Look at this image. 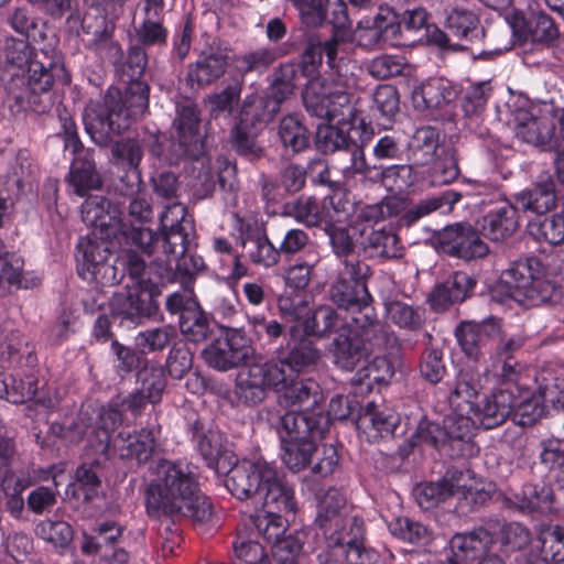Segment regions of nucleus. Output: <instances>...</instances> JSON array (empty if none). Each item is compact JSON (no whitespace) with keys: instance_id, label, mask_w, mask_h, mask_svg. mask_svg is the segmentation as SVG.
<instances>
[{"instance_id":"393cba45","label":"nucleus","mask_w":564,"mask_h":564,"mask_svg":"<svg viewBox=\"0 0 564 564\" xmlns=\"http://www.w3.org/2000/svg\"><path fill=\"white\" fill-rule=\"evenodd\" d=\"M330 352L335 365L347 371H352L361 362L368 360L367 348L350 325L341 328L334 338Z\"/></svg>"},{"instance_id":"49530a36","label":"nucleus","mask_w":564,"mask_h":564,"mask_svg":"<svg viewBox=\"0 0 564 564\" xmlns=\"http://www.w3.org/2000/svg\"><path fill=\"white\" fill-rule=\"evenodd\" d=\"M297 79L296 65L293 63H282L273 69L265 91L283 105L295 94Z\"/></svg>"},{"instance_id":"c9c22d12","label":"nucleus","mask_w":564,"mask_h":564,"mask_svg":"<svg viewBox=\"0 0 564 564\" xmlns=\"http://www.w3.org/2000/svg\"><path fill=\"white\" fill-rule=\"evenodd\" d=\"M462 198V194L455 191H445L437 196L427 197L420 200L409 209H403L399 218V225L410 227L422 217L433 212H449L453 206Z\"/></svg>"},{"instance_id":"dca6fc26","label":"nucleus","mask_w":564,"mask_h":564,"mask_svg":"<svg viewBox=\"0 0 564 564\" xmlns=\"http://www.w3.org/2000/svg\"><path fill=\"white\" fill-rule=\"evenodd\" d=\"M356 231L359 247L368 258L395 260L403 257L404 248L392 227L376 228L373 225H362Z\"/></svg>"},{"instance_id":"338daca9","label":"nucleus","mask_w":564,"mask_h":564,"mask_svg":"<svg viewBox=\"0 0 564 564\" xmlns=\"http://www.w3.org/2000/svg\"><path fill=\"white\" fill-rule=\"evenodd\" d=\"M127 242L137 247L143 254L153 257L160 238L144 225L135 226L122 220V228L119 230Z\"/></svg>"},{"instance_id":"20e7f679","label":"nucleus","mask_w":564,"mask_h":564,"mask_svg":"<svg viewBox=\"0 0 564 564\" xmlns=\"http://www.w3.org/2000/svg\"><path fill=\"white\" fill-rule=\"evenodd\" d=\"M150 87L144 80L129 82L124 91L110 87L101 101H90L84 109L86 132L100 148H107L112 138L126 132L131 123L145 115Z\"/></svg>"},{"instance_id":"4468645a","label":"nucleus","mask_w":564,"mask_h":564,"mask_svg":"<svg viewBox=\"0 0 564 564\" xmlns=\"http://www.w3.org/2000/svg\"><path fill=\"white\" fill-rule=\"evenodd\" d=\"M509 23L513 35L521 42L551 47L560 37L556 23L544 12H535L528 18L520 12H514Z\"/></svg>"},{"instance_id":"6e6552de","label":"nucleus","mask_w":564,"mask_h":564,"mask_svg":"<svg viewBox=\"0 0 564 564\" xmlns=\"http://www.w3.org/2000/svg\"><path fill=\"white\" fill-rule=\"evenodd\" d=\"M150 286H127L124 291L115 293L109 300L110 314L120 323L140 325L144 319L155 315L159 305L155 300L158 290Z\"/></svg>"},{"instance_id":"2f4dec72","label":"nucleus","mask_w":564,"mask_h":564,"mask_svg":"<svg viewBox=\"0 0 564 564\" xmlns=\"http://www.w3.org/2000/svg\"><path fill=\"white\" fill-rule=\"evenodd\" d=\"M516 202L524 212L538 215L551 212L557 202L553 178L550 175L541 177L530 188L517 194Z\"/></svg>"},{"instance_id":"e433bc0d","label":"nucleus","mask_w":564,"mask_h":564,"mask_svg":"<svg viewBox=\"0 0 564 564\" xmlns=\"http://www.w3.org/2000/svg\"><path fill=\"white\" fill-rule=\"evenodd\" d=\"M276 135L284 151L292 155L300 154L310 147V131L294 115L281 118L276 127Z\"/></svg>"},{"instance_id":"bb28decb","label":"nucleus","mask_w":564,"mask_h":564,"mask_svg":"<svg viewBox=\"0 0 564 564\" xmlns=\"http://www.w3.org/2000/svg\"><path fill=\"white\" fill-rule=\"evenodd\" d=\"M329 299L338 308L359 315L368 312L372 302L368 286L339 278L329 288Z\"/></svg>"},{"instance_id":"39448f33","label":"nucleus","mask_w":564,"mask_h":564,"mask_svg":"<svg viewBox=\"0 0 564 564\" xmlns=\"http://www.w3.org/2000/svg\"><path fill=\"white\" fill-rule=\"evenodd\" d=\"M269 421L279 435L285 467L293 473L307 468L318 452L316 441L328 432V417L324 414L302 415L291 410L272 415Z\"/></svg>"},{"instance_id":"3c124183","label":"nucleus","mask_w":564,"mask_h":564,"mask_svg":"<svg viewBox=\"0 0 564 564\" xmlns=\"http://www.w3.org/2000/svg\"><path fill=\"white\" fill-rule=\"evenodd\" d=\"M460 471L463 476L459 487L455 488V497L459 500L462 512L474 511L485 506L491 499V491L485 486H474L470 470L460 468Z\"/></svg>"},{"instance_id":"72a5a7b5","label":"nucleus","mask_w":564,"mask_h":564,"mask_svg":"<svg viewBox=\"0 0 564 564\" xmlns=\"http://www.w3.org/2000/svg\"><path fill=\"white\" fill-rule=\"evenodd\" d=\"M227 66V53L219 47H210L194 65L189 66L188 78L198 86L210 85L225 74Z\"/></svg>"},{"instance_id":"a878e982","label":"nucleus","mask_w":564,"mask_h":564,"mask_svg":"<svg viewBox=\"0 0 564 564\" xmlns=\"http://www.w3.org/2000/svg\"><path fill=\"white\" fill-rule=\"evenodd\" d=\"M445 28L458 42L477 45L482 42L486 31L478 15L468 9L454 7L446 13Z\"/></svg>"},{"instance_id":"f704fd0d","label":"nucleus","mask_w":564,"mask_h":564,"mask_svg":"<svg viewBox=\"0 0 564 564\" xmlns=\"http://www.w3.org/2000/svg\"><path fill=\"white\" fill-rule=\"evenodd\" d=\"M110 256L109 242L105 239L100 238L98 241L87 237L80 238L76 252L78 274L85 280L88 279L93 271L109 260Z\"/></svg>"},{"instance_id":"aec40b11","label":"nucleus","mask_w":564,"mask_h":564,"mask_svg":"<svg viewBox=\"0 0 564 564\" xmlns=\"http://www.w3.org/2000/svg\"><path fill=\"white\" fill-rule=\"evenodd\" d=\"M366 528L362 518L348 514L336 528V533L325 535V540L329 545L343 546L349 552V560L356 563L359 560H367L368 555L373 551L365 546Z\"/></svg>"},{"instance_id":"7c9ffc66","label":"nucleus","mask_w":564,"mask_h":564,"mask_svg":"<svg viewBox=\"0 0 564 564\" xmlns=\"http://www.w3.org/2000/svg\"><path fill=\"white\" fill-rule=\"evenodd\" d=\"M278 403L284 408H299L296 413H308L318 409L324 400L318 383L314 380L293 381L283 388Z\"/></svg>"},{"instance_id":"c756f323","label":"nucleus","mask_w":564,"mask_h":564,"mask_svg":"<svg viewBox=\"0 0 564 564\" xmlns=\"http://www.w3.org/2000/svg\"><path fill=\"white\" fill-rule=\"evenodd\" d=\"M494 535L484 528L468 533L455 534L451 540V549L455 564H466L482 556L494 543Z\"/></svg>"},{"instance_id":"1a4fd4ad","label":"nucleus","mask_w":564,"mask_h":564,"mask_svg":"<svg viewBox=\"0 0 564 564\" xmlns=\"http://www.w3.org/2000/svg\"><path fill=\"white\" fill-rule=\"evenodd\" d=\"M251 351L248 338L236 328H227L202 351L205 362L219 371L237 368L247 360Z\"/></svg>"},{"instance_id":"cd10ccee","label":"nucleus","mask_w":564,"mask_h":564,"mask_svg":"<svg viewBox=\"0 0 564 564\" xmlns=\"http://www.w3.org/2000/svg\"><path fill=\"white\" fill-rule=\"evenodd\" d=\"M159 433L160 430L154 427H144L134 433L119 432L116 442H120L121 457L135 459L139 464L148 463L159 449Z\"/></svg>"},{"instance_id":"4be33fe9","label":"nucleus","mask_w":564,"mask_h":564,"mask_svg":"<svg viewBox=\"0 0 564 564\" xmlns=\"http://www.w3.org/2000/svg\"><path fill=\"white\" fill-rule=\"evenodd\" d=\"M460 468H447L442 478L437 481L421 482L413 489L415 501L423 510H430L448 498L455 497V488L459 487L462 480Z\"/></svg>"},{"instance_id":"e2e57ef3","label":"nucleus","mask_w":564,"mask_h":564,"mask_svg":"<svg viewBox=\"0 0 564 564\" xmlns=\"http://www.w3.org/2000/svg\"><path fill=\"white\" fill-rule=\"evenodd\" d=\"M541 556L545 562H564V527L547 525L540 531Z\"/></svg>"},{"instance_id":"4c0bfd02","label":"nucleus","mask_w":564,"mask_h":564,"mask_svg":"<svg viewBox=\"0 0 564 564\" xmlns=\"http://www.w3.org/2000/svg\"><path fill=\"white\" fill-rule=\"evenodd\" d=\"M440 137V130L432 126H423L415 130L408 144L410 159L415 165H426L436 158Z\"/></svg>"},{"instance_id":"c03bdc74","label":"nucleus","mask_w":564,"mask_h":564,"mask_svg":"<svg viewBox=\"0 0 564 564\" xmlns=\"http://www.w3.org/2000/svg\"><path fill=\"white\" fill-rule=\"evenodd\" d=\"M453 89L440 79L430 80L415 88L412 93V101L416 109H438L452 101Z\"/></svg>"},{"instance_id":"13d9d810","label":"nucleus","mask_w":564,"mask_h":564,"mask_svg":"<svg viewBox=\"0 0 564 564\" xmlns=\"http://www.w3.org/2000/svg\"><path fill=\"white\" fill-rule=\"evenodd\" d=\"M478 397L476 384L466 376H459L448 394V402L456 413L473 415L479 403Z\"/></svg>"},{"instance_id":"4d7b16f0","label":"nucleus","mask_w":564,"mask_h":564,"mask_svg":"<svg viewBox=\"0 0 564 564\" xmlns=\"http://www.w3.org/2000/svg\"><path fill=\"white\" fill-rule=\"evenodd\" d=\"M173 128L178 134L202 138L199 133L200 113L192 99L183 98L176 101Z\"/></svg>"},{"instance_id":"6e6d98bb","label":"nucleus","mask_w":564,"mask_h":564,"mask_svg":"<svg viewBox=\"0 0 564 564\" xmlns=\"http://www.w3.org/2000/svg\"><path fill=\"white\" fill-rule=\"evenodd\" d=\"M76 482L69 484L66 490L67 495L74 498L83 499L84 502H90L99 495L101 480L95 469L86 464L80 465L75 473Z\"/></svg>"},{"instance_id":"69168bd1","label":"nucleus","mask_w":564,"mask_h":564,"mask_svg":"<svg viewBox=\"0 0 564 564\" xmlns=\"http://www.w3.org/2000/svg\"><path fill=\"white\" fill-rule=\"evenodd\" d=\"M360 419L368 422L381 437L394 435L400 425V416L397 413L387 410L380 411L373 402H369L365 406Z\"/></svg>"},{"instance_id":"864d4df0","label":"nucleus","mask_w":564,"mask_h":564,"mask_svg":"<svg viewBox=\"0 0 564 564\" xmlns=\"http://www.w3.org/2000/svg\"><path fill=\"white\" fill-rule=\"evenodd\" d=\"M372 183H381L392 193H403L413 184V170L409 164L378 165Z\"/></svg>"},{"instance_id":"f3484780","label":"nucleus","mask_w":564,"mask_h":564,"mask_svg":"<svg viewBox=\"0 0 564 564\" xmlns=\"http://www.w3.org/2000/svg\"><path fill=\"white\" fill-rule=\"evenodd\" d=\"M74 158L70 163L66 182L73 193L86 196L90 191H97L102 186V177L97 169L96 151L93 148H80L72 151Z\"/></svg>"},{"instance_id":"0eeeda50","label":"nucleus","mask_w":564,"mask_h":564,"mask_svg":"<svg viewBox=\"0 0 564 564\" xmlns=\"http://www.w3.org/2000/svg\"><path fill=\"white\" fill-rule=\"evenodd\" d=\"M275 465L264 459L242 460L235 464L226 476V487L239 500L252 499L254 503L273 477Z\"/></svg>"},{"instance_id":"c85d7f7f","label":"nucleus","mask_w":564,"mask_h":564,"mask_svg":"<svg viewBox=\"0 0 564 564\" xmlns=\"http://www.w3.org/2000/svg\"><path fill=\"white\" fill-rule=\"evenodd\" d=\"M513 394L508 390H497L478 403L473 417L486 430L495 429L506 422L513 410Z\"/></svg>"},{"instance_id":"37998d69","label":"nucleus","mask_w":564,"mask_h":564,"mask_svg":"<svg viewBox=\"0 0 564 564\" xmlns=\"http://www.w3.org/2000/svg\"><path fill=\"white\" fill-rule=\"evenodd\" d=\"M471 420H474L473 415L464 413H456L444 419L446 438H448L447 456L454 458L463 455L473 436Z\"/></svg>"},{"instance_id":"b1692460","label":"nucleus","mask_w":564,"mask_h":564,"mask_svg":"<svg viewBox=\"0 0 564 564\" xmlns=\"http://www.w3.org/2000/svg\"><path fill=\"white\" fill-rule=\"evenodd\" d=\"M262 506L265 513L294 514L297 508L294 487L281 477L275 468L272 479L267 484L263 495L257 505Z\"/></svg>"},{"instance_id":"bf43d9fd","label":"nucleus","mask_w":564,"mask_h":564,"mask_svg":"<svg viewBox=\"0 0 564 564\" xmlns=\"http://www.w3.org/2000/svg\"><path fill=\"white\" fill-rule=\"evenodd\" d=\"M204 152L203 138L187 137L176 133L172 137L166 151L165 161L178 164L183 159H198Z\"/></svg>"},{"instance_id":"603ef678","label":"nucleus","mask_w":564,"mask_h":564,"mask_svg":"<svg viewBox=\"0 0 564 564\" xmlns=\"http://www.w3.org/2000/svg\"><path fill=\"white\" fill-rule=\"evenodd\" d=\"M137 382L139 383L138 389L148 397L149 403H159L166 386L164 368L145 362L138 371Z\"/></svg>"},{"instance_id":"2eb2a0df","label":"nucleus","mask_w":564,"mask_h":564,"mask_svg":"<svg viewBox=\"0 0 564 564\" xmlns=\"http://www.w3.org/2000/svg\"><path fill=\"white\" fill-rule=\"evenodd\" d=\"M83 221L99 230L101 239L116 238L122 228V218L119 207L106 196L89 195L80 207Z\"/></svg>"},{"instance_id":"412c9836","label":"nucleus","mask_w":564,"mask_h":564,"mask_svg":"<svg viewBox=\"0 0 564 564\" xmlns=\"http://www.w3.org/2000/svg\"><path fill=\"white\" fill-rule=\"evenodd\" d=\"M317 506L314 519L315 528L323 536L336 533V528L345 519L347 511V499L344 492L335 487L316 495Z\"/></svg>"},{"instance_id":"6ab92c4d","label":"nucleus","mask_w":564,"mask_h":564,"mask_svg":"<svg viewBox=\"0 0 564 564\" xmlns=\"http://www.w3.org/2000/svg\"><path fill=\"white\" fill-rule=\"evenodd\" d=\"M477 279L467 272L455 271L448 278L435 285L429 296L433 310L444 311L453 304L462 303L474 293Z\"/></svg>"},{"instance_id":"5701e85b","label":"nucleus","mask_w":564,"mask_h":564,"mask_svg":"<svg viewBox=\"0 0 564 564\" xmlns=\"http://www.w3.org/2000/svg\"><path fill=\"white\" fill-rule=\"evenodd\" d=\"M352 321L356 324L354 332L367 348L368 358L376 350L386 351L397 347L398 337L395 334L386 328L379 321H375L368 312L354 316Z\"/></svg>"},{"instance_id":"9b49d317","label":"nucleus","mask_w":564,"mask_h":564,"mask_svg":"<svg viewBox=\"0 0 564 564\" xmlns=\"http://www.w3.org/2000/svg\"><path fill=\"white\" fill-rule=\"evenodd\" d=\"M499 317L494 315L480 322L463 321L455 328V337L463 352L475 361L490 354L492 341L499 335Z\"/></svg>"},{"instance_id":"f8f14e48","label":"nucleus","mask_w":564,"mask_h":564,"mask_svg":"<svg viewBox=\"0 0 564 564\" xmlns=\"http://www.w3.org/2000/svg\"><path fill=\"white\" fill-rule=\"evenodd\" d=\"M118 264L124 275L132 281V286H150L149 290H158V283L171 281L172 268L155 258L148 265L142 254L137 250L127 249L118 257Z\"/></svg>"},{"instance_id":"8fccbe9b","label":"nucleus","mask_w":564,"mask_h":564,"mask_svg":"<svg viewBox=\"0 0 564 564\" xmlns=\"http://www.w3.org/2000/svg\"><path fill=\"white\" fill-rule=\"evenodd\" d=\"M242 245L254 264L269 268L275 265L280 260L279 247H275L264 232L257 231L249 235L242 240Z\"/></svg>"},{"instance_id":"ddd939ff","label":"nucleus","mask_w":564,"mask_h":564,"mask_svg":"<svg viewBox=\"0 0 564 564\" xmlns=\"http://www.w3.org/2000/svg\"><path fill=\"white\" fill-rule=\"evenodd\" d=\"M306 111L316 118L332 121L341 115L340 109L349 104L348 94L330 90L322 78L308 79L302 91Z\"/></svg>"},{"instance_id":"a18cd8bd","label":"nucleus","mask_w":564,"mask_h":564,"mask_svg":"<svg viewBox=\"0 0 564 564\" xmlns=\"http://www.w3.org/2000/svg\"><path fill=\"white\" fill-rule=\"evenodd\" d=\"M542 273V263L535 257L519 259L502 273V279L508 285L510 296L521 292L529 283Z\"/></svg>"},{"instance_id":"ea45409f","label":"nucleus","mask_w":564,"mask_h":564,"mask_svg":"<svg viewBox=\"0 0 564 564\" xmlns=\"http://www.w3.org/2000/svg\"><path fill=\"white\" fill-rule=\"evenodd\" d=\"M384 310L387 319L401 329L416 333L425 325V311L420 306L413 307L400 300H387Z\"/></svg>"},{"instance_id":"09e8293b","label":"nucleus","mask_w":564,"mask_h":564,"mask_svg":"<svg viewBox=\"0 0 564 564\" xmlns=\"http://www.w3.org/2000/svg\"><path fill=\"white\" fill-rule=\"evenodd\" d=\"M520 507L528 510H539L543 513L555 511V494L547 484H525L521 489Z\"/></svg>"},{"instance_id":"58836bf2","label":"nucleus","mask_w":564,"mask_h":564,"mask_svg":"<svg viewBox=\"0 0 564 564\" xmlns=\"http://www.w3.org/2000/svg\"><path fill=\"white\" fill-rule=\"evenodd\" d=\"M349 324L329 305H319L312 315H305L303 327L307 336L326 337L334 333L336 336L341 328Z\"/></svg>"},{"instance_id":"423d86ee","label":"nucleus","mask_w":564,"mask_h":564,"mask_svg":"<svg viewBox=\"0 0 564 564\" xmlns=\"http://www.w3.org/2000/svg\"><path fill=\"white\" fill-rule=\"evenodd\" d=\"M482 214L477 221L480 234L494 242H502L514 235L519 228V214L500 193L494 192L478 203Z\"/></svg>"},{"instance_id":"f257e3e1","label":"nucleus","mask_w":564,"mask_h":564,"mask_svg":"<svg viewBox=\"0 0 564 564\" xmlns=\"http://www.w3.org/2000/svg\"><path fill=\"white\" fill-rule=\"evenodd\" d=\"M19 55L9 51L7 58L11 63L6 83L7 102L15 111H33L39 115L48 112L54 106L52 87L55 83L67 85L70 82L62 59L46 52H35L31 58L29 45L17 43Z\"/></svg>"},{"instance_id":"0e129e2a","label":"nucleus","mask_w":564,"mask_h":564,"mask_svg":"<svg viewBox=\"0 0 564 564\" xmlns=\"http://www.w3.org/2000/svg\"><path fill=\"white\" fill-rule=\"evenodd\" d=\"M389 530L395 538L415 545H426L431 541L429 529L406 517H399L389 523Z\"/></svg>"},{"instance_id":"5fc2aeb1","label":"nucleus","mask_w":564,"mask_h":564,"mask_svg":"<svg viewBox=\"0 0 564 564\" xmlns=\"http://www.w3.org/2000/svg\"><path fill=\"white\" fill-rule=\"evenodd\" d=\"M361 227V224H357L351 229L336 226L334 224H328L325 227V232L329 238L332 251L338 260L358 253L356 248L359 243L358 240H356V237H358V231H356V229Z\"/></svg>"},{"instance_id":"473e14b6","label":"nucleus","mask_w":564,"mask_h":564,"mask_svg":"<svg viewBox=\"0 0 564 564\" xmlns=\"http://www.w3.org/2000/svg\"><path fill=\"white\" fill-rule=\"evenodd\" d=\"M259 131L249 122V111L245 108L239 123L230 132V142L234 151L249 162H257L265 155L264 148L257 141Z\"/></svg>"},{"instance_id":"a211bd4d","label":"nucleus","mask_w":564,"mask_h":564,"mask_svg":"<svg viewBox=\"0 0 564 564\" xmlns=\"http://www.w3.org/2000/svg\"><path fill=\"white\" fill-rule=\"evenodd\" d=\"M514 133L518 139L528 144L553 150L557 147L555 122L546 117H533L528 111H518L516 115Z\"/></svg>"},{"instance_id":"79ce46f5","label":"nucleus","mask_w":564,"mask_h":564,"mask_svg":"<svg viewBox=\"0 0 564 564\" xmlns=\"http://www.w3.org/2000/svg\"><path fill=\"white\" fill-rule=\"evenodd\" d=\"M0 359L17 366H22L23 361L30 366L36 360L25 336L12 329H3L0 333Z\"/></svg>"},{"instance_id":"a19ab883","label":"nucleus","mask_w":564,"mask_h":564,"mask_svg":"<svg viewBox=\"0 0 564 564\" xmlns=\"http://www.w3.org/2000/svg\"><path fill=\"white\" fill-rule=\"evenodd\" d=\"M562 290L554 282L535 276L527 288L512 295V299L524 307H536L558 301Z\"/></svg>"},{"instance_id":"de8ad7c7","label":"nucleus","mask_w":564,"mask_h":564,"mask_svg":"<svg viewBox=\"0 0 564 564\" xmlns=\"http://www.w3.org/2000/svg\"><path fill=\"white\" fill-rule=\"evenodd\" d=\"M111 161L120 169H141L140 164L144 156V143L139 138H122L111 140Z\"/></svg>"},{"instance_id":"f03ea898","label":"nucleus","mask_w":564,"mask_h":564,"mask_svg":"<svg viewBox=\"0 0 564 564\" xmlns=\"http://www.w3.org/2000/svg\"><path fill=\"white\" fill-rule=\"evenodd\" d=\"M321 358V350L311 339L291 341L276 352L275 358L241 369L236 379L235 395L247 406L258 405L264 401L268 390L281 392L301 372L315 367Z\"/></svg>"},{"instance_id":"7ed1b4c3","label":"nucleus","mask_w":564,"mask_h":564,"mask_svg":"<svg viewBox=\"0 0 564 564\" xmlns=\"http://www.w3.org/2000/svg\"><path fill=\"white\" fill-rule=\"evenodd\" d=\"M147 513L151 518L185 517L194 522L210 519L213 507L200 491L195 475L188 466L161 460L156 476L144 491Z\"/></svg>"},{"instance_id":"774afa93","label":"nucleus","mask_w":564,"mask_h":564,"mask_svg":"<svg viewBox=\"0 0 564 564\" xmlns=\"http://www.w3.org/2000/svg\"><path fill=\"white\" fill-rule=\"evenodd\" d=\"M541 463L554 471L556 484L564 488V443L558 440H545L541 442Z\"/></svg>"},{"instance_id":"9d476101","label":"nucleus","mask_w":564,"mask_h":564,"mask_svg":"<svg viewBox=\"0 0 564 564\" xmlns=\"http://www.w3.org/2000/svg\"><path fill=\"white\" fill-rule=\"evenodd\" d=\"M440 250L451 257L465 261L484 258L488 254V245L469 224L457 223L446 226L437 235Z\"/></svg>"},{"instance_id":"052dcab7","label":"nucleus","mask_w":564,"mask_h":564,"mask_svg":"<svg viewBox=\"0 0 564 564\" xmlns=\"http://www.w3.org/2000/svg\"><path fill=\"white\" fill-rule=\"evenodd\" d=\"M177 337L176 329L171 325L148 328L135 337V346L143 354L162 351Z\"/></svg>"},{"instance_id":"680f3d73","label":"nucleus","mask_w":564,"mask_h":564,"mask_svg":"<svg viewBox=\"0 0 564 564\" xmlns=\"http://www.w3.org/2000/svg\"><path fill=\"white\" fill-rule=\"evenodd\" d=\"M178 327L182 335L192 343H203L213 335L212 321L202 306L180 321Z\"/></svg>"}]
</instances>
